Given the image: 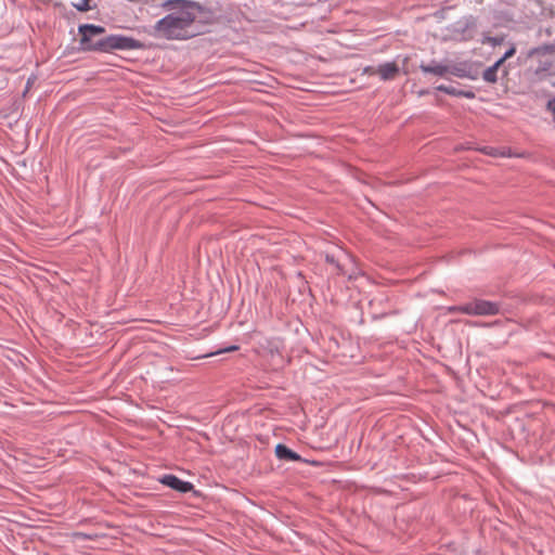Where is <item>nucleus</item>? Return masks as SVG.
Listing matches in <instances>:
<instances>
[{
  "mask_svg": "<svg viewBox=\"0 0 555 555\" xmlns=\"http://www.w3.org/2000/svg\"><path fill=\"white\" fill-rule=\"evenodd\" d=\"M325 261L327 263L333 264L337 269L338 274H345L343 267L339 264V262L335 259V257L333 255L326 254Z\"/></svg>",
  "mask_w": 555,
  "mask_h": 555,
  "instance_id": "13",
  "label": "nucleus"
},
{
  "mask_svg": "<svg viewBox=\"0 0 555 555\" xmlns=\"http://www.w3.org/2000/svg\"><path fill=\"white\" fill-rule=\"evenodd\" d=\"M238 350V346L237 345H230L225 348H222L216 352H211L209 354H207V357H210V356H215V354H219V353H223V352H231V351H236Z\"/></svg>",
  "mask_w": 555,
  "mask_h": 555,
  "instance_id": "16",
  "label": "nucleus"
},
{
  "mask_svg": "<svg viewBox=\"0 0 555 555\" xmlns=\"http://www.w3.org/2000/svg\"><path fill=\"white\" fill-rule=\"evenodd\" d=\"M158 481L162 485H164L172 490H176L179 493H188L194 489V486L192 482L182 480L172 474H164L163 476H160L158 478Z\"/></svg>",
  "mask_w": 555,
  "mask_h": 555,
  "instance_id": "5",
  "label": "nucleus"
},
{
  "mask_svg": "<svg viewBox=\"0 0 555 555\" xmlns=\"http://www.w3.org/2000/svg\"><path fill=\"white\" fill-rule=\"evenodd\" d=\"M506 60H503V57L501 56L499 60H496L491 66L494 67L496 70H499V68L503 65V63L505 62Z\"/></svg>",
  "mask_w": 555,
  "mask_h": 555,
  "instance_id": "19",
  "label": "nucleus"
},
{
  "mask_svg": "<svg viewBox=\"0 0 555 555\" xmlns=\"http://www.w3.org/2000/svg\"><path fill=\"white\" fill-rule=\"evenodd\" d=\"M173 4L180 5L178 12L169 13L158 20L149 33L152 37L186 40L197 35L191 27L196 20V10L201 7L191 0H167L163 5L172 9Z\"/></svg>",
  "mask_w": 555,
  "mask_h": 555,
  "instance_id": "1",
  "label": "nucleus"
},
{
  "mask_svg": "<svg viewBox=\"0 0 555 555\" xmlns=\"http://www.w3.org/2000/svg\"><path fill=\"white\" fill-rule=\"evenodd\" d=\"M538 59V66L534 70L537 76L547 75L555 76V56L554 54L547 56H535Z\"/></svg>",
  "mask_w": 555,
  "mask_h": 555,
  "instance_id": "7",
  "label": "nucleus"
},
{
  "mask_svg": "<svg viewBox=\"0 0 555 555\" xmlns=\"http://www.w3.org/2000/svg\"><path fill=\"white\" fill-rule=\"evenodd\" d=\"M498 70L492 67V66H489L487 69H485V72L482 73V79L489 83H495L498 81V75H496Z\"/></svg>",
  "mask_w": 555,
  "mask_h": 555,
  "instance_id": "12",
  "label": "nucleus"
},
{
  "mask_svg": "<svg viewBox=\"0 0 555 555\" xmlns=\"http://www.w3.org/2000/svg\"><path fill=\"white\" fill-rule=\"evenodd\" d=\"M483 43H490L492 47H496L499 44H501L503 42V38H500V37H491V36H487L483 40H482Z\"/></svg>",
  "mask_w": 555,
  "mask_h": 555,
  "instance_id": "15",
  "label": "nucleus"
},
{
  "mask_svg": "<svg viewBox=\"0 0 555 555\" xmlns=\"http://www.w3.org/2000/svg\"><path fill=\"white\" fill-rule=\"evenodd\" d=\"M516 53V48L514 44H512L502 55L503 60H507L512 57Z\"/></svg>",
  "mask_w": 555,
  "mask_h": 555,
  "instance_id": "17",
  "label": "nucleus"
},
{
  "mask_svg": "<svg viewBox=\"0 0 555 555\" xmlns=\"http://www.w3.org/2000/svg\"><path fill=\"white\" fill-rule=\"evenodd\" d=\"M274 452H275V456L281 461H285V462H304L305 461V460H302L300 454L293 451L284 443H278L275 446Z\"/></svg>",
  "mask_w": 555,
  "mask_h": 555,
  "instance_id": "8",
  "label": "nucleus"
},
{
  "mask_svg": "<svg viewBox=\"0 0 555 555\" xmlns=\"http://www.w3.org/2000/svg\"><path fill=\"white\" fill-rule=\"evenodd\" d=\"M437 90L449 95L460 96L465 99H475L476 94L472 90H460L451 86L439 85Z\"/></svg>",
  "mask_w": 555,
  "mask_h": 555,
  "instance_id": "11",
  "label": "nucleus"
},
{
  "mask_svg": "<svg viewBox=\"0 0 555 555\" xmlns=\"http://www.w3.org/2000/svg\"><path fill=\"white\" fill-rule=\"evenodd\" d=\"M379 78L384 81L391 80L399 74L400 68L393 61L378 64L376 68Z\"/></svg>",
  "mask_w": 555,
  "mask_h": 555,
  "instance_id": "9",
  "label": "nucleus"
},
{
  "mask_svg": "<svg viewBox=\"0 0 555 555\" xmlns=\"http://www.w3.org/2000/svg\"><path fill=\"white\" fill-rule=\"evenodd\" d=\"M80 35L79 48L85 52L113 53L114 51L143 50L145 44L133 37L122 34H112L96 40L94 36L105 33V27L95 24H80L78 26Z\"/></svg>",
  "mask_w": 555,
  "mask_h": 555,
  "instance_id": "2",
  "label": "nucleus"
},
{
  "mask_svg": "<svg viewBox=\"0 0 555 555\" xmlns=\"http://www.w3.org/2000/svg\"><path fill=\"white\" fill-rule=\"evenodd\" d=\"M477 27V18L474 15H466L447 27V30L452 35L455 40H470L473 39V30Z\"/></svg>",
  "mask_w": 555,
  "mask_h": 555,
  "instance_id": "4",
  "label": "nucleus"
},
{
  "mask_svg": "<svg viewBox=\"0 0 555 555\" xmlns=\"http://www.w3.org/2000/svg\"><path fill=\"white\" fill-rule=\"evenodd\" d=\"M74 537L81 540H92V535L83 532H76L74 533Z\"/></svg>",
  "mask_w": 555,
  "mask_h": 555,
  "instance_id": "18",
  "label": "nucleus"
},
{
  "mask_svg": "<svg viewBox=\"0 0 555 555\" xmlns=\"http://www.w3.org/2000/svg\"><path fill=\"white\" fill-rule=\"evenodd\" d=\"M420 69L424 74H433L438 77H443L449 73V65H443L438 63L436 60H431L428 64L422 63L420 65Z\"/></svg>",
  "mask_w": 555,
  "mask_h": 555,
  "instance_id": "10",
  "label": "nucleus"
},
{
  "mask_svg": "<svg viewBox=\"0 0 555 555\" xmlns=\"http://www.w3.org/2000/svg\"><path fill=\"white\" fill-rule=\"evenodd\" d=\"M79 12H87L91 10L90 0H80L78 3L73 4Z\"/></svg>",
  "mask_w": 555,
  "mask_h": 555,
  "instance_id": "14",
  "label": "nucleus"
},
{
  "mask_svg": "<svg viewBox=\"0 0 555 555\" xmlns=\"http://www.w3.org/2000/svg\"><path fill=\"white\" fill-rule=\"evenodd\" d=\"M449 310L466 315H496L500 312V304L485 299H475L464 305L450 307Z\"/></svg>",
  "mask_w": 555,
  "mask_h": 555,
  "instance_id": "3",
  "label": "nucleus"
},
{
  "mask_svg": "<svg viewBox=\"0 0 555 555\" xmlns=\"http://www.w3.org/2000/svg\"><path fill=\"white\" fill-rule=\"evenodd\" d=\"M449 74L457 78H466L469 80H476L478 78V72L469 61H462L449 65Z\"/></svg>",
  "mask_w": 555,
  "mask_h": 555,
  "instance_id": "6",
  "label": "nucleus"
}]
</instances>
